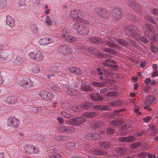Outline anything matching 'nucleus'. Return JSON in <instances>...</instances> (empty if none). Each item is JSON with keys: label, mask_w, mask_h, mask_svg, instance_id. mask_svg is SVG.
<instances>
[{"label": "nucleus", "mask_w": 158, "mask_h": 158, "mask_svg": "<svg viewBox=\"0 0 158 158\" xmlns=\"http://www.w3.org/2000/svg\"><path fill=\"white\" fill-rule=\"evenodd\" d=\"M19 124V121L14 117L9 118L7 120L8 129H12L17 128Z\"/></svg>", "instance_id": "nucleus-1"}, {"label": "nucleus", "mask_w": 158, "mask_h": 158, "mask_svg": "<svg viewBox=\"0 0 158 158\" xmlns=\"http://www.w3.org/2000/svg\"><path fill=\"white\" fill-rule=\"evenodd\" d=\"M71 16L76 21L81 23H83L86 24H90V22L86 20H85L82 18L81 16H80L77 10H74L71 11L70 13Z\"/></svg>", "instance_id": "nucleus-2"}, {"label": "nucleus", "mask_w": 158, "mask_h": 158, "mask_svg": "<svg viewBox=\"0 0 158 158\" xmlns=\"http://www.w3.org/2000/svg\"><path fill=\"white\" fill-rule=\"evenodd\" d=\"M19 85L21 86H26L27 87H30L33 86V82L29 78H26L21 79L19 82Z\"/></svg>", "instance_id": "nucleus-3"}, {"label": "nucleus", "mask_w": 158, "mask_h": 158, "mask_svg": "<svg viewBox=\"0 0 158 158\" xmlns=\"http://www.w3.org/2000/svg\"><path fill=\"white\" fill-rule=\"evenodd\" d=\"M24 148L27 154H36L37 152L36 148L32 144L26 145Z\"/></svg>", "instance_id": "nucleus-4"}, {"label": "nucleus", "mask_w": 158, "mask_h": 158, "mask_svg": "<svg viewBox=\"0 0 158 158\" xmlns=\"http://www.w3.org/2000/svg\"><path fill=\"white\" fill-rule=\"evenodd\" d=\"M145 29V34L148 37L152 36L154 28L151 24H146L144 27Z\"/></svg>", "instance_id": "nucleus-5"}, {"label": "nucleus", "mask_w": 158, "mask_h": 158, "mask_svg": "<svg viewBox=\"0 0 158 158\" xmlns=\"http://www.w3.org/2000/svg\"><path fill=\"white\" fill-rule=\"evenodd\" d=\"M95 11L102 17L105 18H107L109 16V13L105 9L96 8Z\"/></svg>", "instance_id": "nucleus-6"}, {"label": "nucleus", "mask_w": 158, "mask_h": 158, "mask_svg": "<svg viewBox=\"0 0 158 158\" xmlns=\"http://www.w3.org/2000/svg\"><path fill=\"white\" fill-rule=\"evenodd\" d=\"M86 121L85 118L83 117L76 118L70 120V122L73 125H78L83 123Z\"/></svg>", "instance_id": "nucleus-7"}, {"label": "nucleus", "mask_w": 158, "mask_h": 158, "mask_svg": "<svg viewBox=\"0 0 158 158\" xmlns=\"http://www.w3.org/2000/svg\"><path fill=\"white\" fill-rule=\"evenodd\" d=\"M59 51L62 54L65 55L71 52V48L68 45H64L59 47Z\"/></svg>", "instance_id": "nucleus-8"}, {"label": "nucleus", "mask_w": 158, "mask_h": 158, "mask_svg": "<svg viewBox=\"0 0 158 158\" xmlns=\"http://www.w3.org/2000/svg\"><path fill=\"white\" fill-rule=\"evenodd\" d=\"M134 137L132 135L126 137H122L118 140L120 142H131L135 140Z\"/></svg>", "instance_id": "nucleus-9"}, {"label": "nucleus", "mask_w": 158, "mask_h": 158, "mask_svg": "<svg viewBox=\"0 0 158 158\" xmlns=\"http://www.w3.org/2000/svg\"><path fill=\"white\" fill-rule=\"evenodd\" d=\"M89 40L90 42L94 43L97 45L104 42L103 40L98 36L90 37L89 39Z\"/></svg>", "instance_id": "nucleus-10"}, {"label": "nucleus", "mask_w": 158, "mask_h": 158, "mask_svg": "<svg viewBox=\"0 0 158 158\" xmlns=\"http://www.w3.org/2000/svg\"><path fill=\"white\" fill-rule=\"evenodd\" d=\"M6 23L8 25L12 27H14L15 26V21L14 19L10 16H7Z\"/></svg>", "instance_id": "nucleus-11"}, {"label": "nucleus", "mask_w": 158, "mask_h": 158, "mask_svg": "<svg viewBox=\"0 0 158 158\" xmlns=\"http://www.w3.org/2000/svg\"><path fill=\"white\" fill-rule=\"evenodd\" d=\"M40 42L43 45H46L52 43L53 40L52 39L47 37L41 39L40 40Z\"/></svg>", "instance_id": "nucleus-12"}, {"label": "nucleus", "mask_w": 158, "mask_h": 158, "mask_svg": "<svg viewBox=\"0 0 158 158\" xmlns=\"http://www.w3.org/2000/svg\"><path fill=\"white\" fill-rule=\"evenodd\" d=\"M6 102L9 104H13L17 102L18 99L15 96H10L7 97Z\"/></svg>", "instance_id": "nucleus-13"}, {"label": "nucleus", "mask_w": 158, "mask_h": 158, "mask_svg": "<svg viewBox=\"0 0 158 158\" xmlns=\"http://www.w3.org/2000/svg\"><path fill=\"white\" fill-rule=\"evenodd\" d=\"M90 97L91 99L97 101H101L103 99L102 97L99 94L94 93H92L90 95Z\"/></svg>", "instance_id": "nucleus-14"}, {"label": "nucleus", "mask_w": 158, "mask_h": 158, "mask_svg": "<svg viewBox=\"0 0 158 158\" xmlns=\"http://www.w3.org/2000/svg\"><path fill=\"white\" fill-rule=\"evenodd\" d=\"M63 38L67 41L69 42L76 41L77 40V38L74 36H73L71 35H68L67 33L64 34L63 35Z\"/></svg>", "instance_id": "nucleus-15"}, {"label": "nucleus", "mask_w": 158, "mask_h": 158, "mask_svg": "<svg viewBox=\"0 0 158 158\" xmlns=\"http://www.w3.org/2000/svg\"><path fill=\"white\" fill-rule=\"evenodd\" d=\"M106 124V123L103 121H100L92 123L91 126L94 129L96 128H101L102 127L104 126Z\"/></svg>", "instance_id": "nucleus-16"}, {"label": "nucleus", "mask_w": 158, "mask_h": 158, "mask_svg": "<svg viewBox=\"0 0 158 158\" xmlns=\"http://www.w3.org/2000/svg\"><path fill=\"white\" fill-rule=\"evenodd\" d=\"M113 11L114 14V17L115 19H117L122 16V12L118 9H114Z\"/></svg>", "instance_id": "nucleus-17"}, {"label": "nucleus", "mask_w": 158, "mask_h": 158, "mask_svg": "<svg viewBox=\"0 0 158 158\" xmlns=\"http://www.w3.org/2000/svg\"><path fill=\"white\" fill-rule=\"evenodd\" d=\"M35 56V60L38 61H42L44 58V56L42 53L39 51H37L36 52Z\"/></svg>", "instance_id": "nucleus-18"}, {"label": "nucleus", "mask_w": 158, "mask_h": 158, "mask_svg": "<svg viewBox=\"0 0 158 158\" xmlns=\"http://www.w3.org/2000/svg\"><path fill=\"white\" fill-rule=\"evenodd\" d=\"M97 115V114L94 112H85L82 114V115L88 118H93Z\"/></svg>", "instance_id": "nucleus-19"}, {"label": "nucleus", "mask_w": 158, "mask_h": 158, "mask_svg": "<svg viewBox=\"0 0 158 158\" xmlns=\"http://www.w3.org/2000/svg\"><path fill=\"white\" fill-rule=\"evenodd\" d=\"M104 42H105L106 43V45L109 47H114L115 45L113 44V42L111 40H110L109 39L108 37L107 36L105 39H104L103 40Z\"/></svg>", "instance_id": "nucleus-20"}, {"label": "nucleus", "mask_w": 158, "mask_h": 158, "mask_svg": "<svg viewBox=\"0 0 158 158\" xmlns=\"http://www.w3.org/2000/svg\"><path fill=\"white\" fill-rule=\"evenodd\" d=\"M81 28L79 31V34L82 35H85L88 34L89 31L88 28L86 27L83 26V25L81 26Z\"/></svg>", "instance_id": "nucleus-21"}, {"label": "nucleus", "mask_w": 158, "mask_h": 158, "mask_svg": "<svg viewBox=\"0 0 158 158\" xmlns=\"http://www.w3.org/2000/svg\"><path fill=\"white\" fill-rule=\"evenodd\" d=\"M110 60L105 59L103 61V63L104 65H106L107 66H109L113 68H115L117 67L116 65H113L112 64H110Z\"/></svg>", "instance_id": "nucleus-22"}, {"label": "nucleus", "mask_w": 158, "mask_h": 158, "mask_svg": "<svg viewBox=\"0 0 158 158\" xmlns=\"http://www.w3.org/2000/svg\"><path fill=\"white\" fill-rule=\"evenodd\" d=\"M69 70L71 72L73 73H77L80 75L81 73L80 69L75 67H71Z\"/></svg>", "instance_id": "nucleus-23"}, {"label": "nucleus", "mask_w": 158, "mask_h": 158, "mask_svg": "<svg viewBox=\"0 0 158 158\" xmlns=\"http://www.w3.org/2000/svg\"><path fill=\"white\" fill-rule=\"evenodd\" d=\"M82 26V25L79 23H75L73 25V28L75 31L79 34V31L81 28Z\"/></svg>", "instance_id": "nucleus-24"}, {"label": "nucleus", "mask_w": 158, "mask_h": 158, "mask_svg": "<svg viewBox=\"0 0 158 158\" xmlns=\"http://www.w3.org/2000/svg\"><path fill=\"white\" fill-rule=\"evenodd\" d=\"M88 50L91 53L94 54L97 56L100 57L102 56V55L100 53L97 52H96V50L95 48H89L88 49Z\"/></svg>", "instance_id": "nucleus-25"}, {"label": "nucleus", "mask_w": 158, "mask_h": 158, "mask_svg": "<svg viewBox=\"0 0 158 158\" xmlns=\"http://www.w3.org/2000/svg\"><path fill=\"white\" fill-rule=\"evenodd\" d=\"M134 31L131 26H128L126 27L125 28V32L127 35H131L133 32Z\"/></svg>", "instance_id": "nucleus-26"}, {"label": "nucleus", "mask_w": 158, "mask_h": 158, "mask_svg": "<svg viewBox=\"0 0 158 158\" xmlns=\"http://www.w3.org/2000/svg\"><path fill=\"white\" fill-rule=\"evenodd\" d=\"M92 105V103L87 102L83 103L80 105L81 109H87L90 108Z\"/></svg>", "instance_id": "nucleus-27"}, {"label": "nucleus", "mask_w": 158, "mask_h": 158, "mask_svg": "<svg viewBox=\"0 0 158 158\" xmlns=\"http://www.w3.org/2000/svg\"><path fill=\"white\" fill-rule=\"evenodd\" d=\"M73 128L72 127L64 126L59 128L58 130L61 132H64L65 131L71 130Z\"/></svg>", "instance_id": "nucleus-28"}, {"label": "nucleus", "mask_w": 158, "mask_h": 158, "mask_svg": "<svg viewBox=\"0 0 158 158\" xmlns=\"http://www.w3.org/2000/svg\"><path fill=\"white\" fill-rule=\"evenodd\" d=\"M98 145L100 147L105 149H107L110 146L108 143L106 142H100L98 143Z\"/></svg>", "instance_id": "nucleus-29"}, {"label": "nucleus", "mask_w": 158, "mask_h": 158, "mask_svg": "<svg viewBox=\"0 0 158 158\" xmlns=\"http://www.w3.org/2000/svg\"><path fill=\"white\" fill-rule=\"evenodd\" d=\"M123 102L120 100H116L114 101H112L110 103L111 106H116L117 107L121 106Z\"/></svg>", "instance_id": "nucleus-30"}, {"label": "nucleus", "mask_w": 158, "mask_h": 158, "mask_svg": "<svg viewBox=\"0 0 158 158\" xmlns=\"http://www.w3.org/2000/svg\"><path fill=\"white\" fill-rule=\"evenodd\" d=\"M81 89L85 91H92L93 88L88 85H82L81 86Z\"/></svg>", "instance_id": "nucleus-31"}, {"label": "nucleus", "mask_w": 158, "mask_h": 158, "mask_svg": "<svg viewBox=\"0 0 158 158\" xmlns=\"http://www.w3.org/2000/svg\"><path fill=\"white\" fill-rule=\"evenodd\" d=\"M94 154V155H104L106 154V152L104 151H101L98 149H95L93 151Z\"/></svg>", "instance_id": "nucleus-32"}, {"label": "nucleus", "mask_w": 158, "mask_h": 158, "mask_svg": "<svg viewBox=\"0 0 158 158\" xmlns=\"http://www.w3.org/2000/svg\"><path fill=\"white\" fill-rule=\"evenodd\" d=\"M23 62V59L20 57H17L14 60L15 64L18 65H20Z\"/></svg>", "instance_id": "nucleus-33"}, {"label": "nucleus", "mask_w": 158, "mask_h": 158, "mask_svg": "<svg viewBox=\"0 0 158 158\" xmlns=\"http://www.w3.org/2000/svg\"><path fill=\"white\" fill-rule=\"evenodd\" d=\"M131 36H132L133 38L139 41L141 39V36H140L139 34L135 31V30L133 32V33Z\"/></svg>", "instance_id": "nucleus-34"}, {"label": "nucleus", "mask_w": 158, "mask_h": 158, "mask_svg": "<svg viewBox=\"0 0 158 158\" xmlns=\"http://www.w3.org/2000/svg\"><path fill=\"white\" fill-rule=\"evenodd\" d=\"M105 85L104 82H93L92 83V85L95 87H101Z\"/></svg>", "instance_id": "nucleus-35"}, {"label": "nucleus", "mask_w": 158, "mask_h": 158, "mask_svg": "<svg viewBox=\"0 0 158 158\" xmlns=\"http://www.w3.org/2000/svg\"><path fill=\"white\" fill-rule=\"evenodd\" d=\"M134 10L138 11L141 10V8L140 6H139L138 4L136 3L135 2L132 3V6H131Z\"/></svg>", "instance_id": "nucleus-36"}, {"label": "nucleus", "mask_w": 158, "mask_h": 158, "mask_svg": "<svg viewBox=\"0 0 158 158\" xmlns=\"http://www.w3.org/2000/svg\"><path fill=\"white\" fill-rule=\"evenodd\" d=\"M118 42L121 45L124 46H127L128 45V42L124 40H119Z\"/></svg>", "instance_id": "nucleus-37"}, {"label": "nucleus", "mask_w": 158, "mask_h": 158, "mask_svg": "<svg viewBox=\"0 0 158 158\" xmlns=\"http://www.w3.org/2000/svg\"><path fill=\"white\" fill-rule=\"evenodd\" d=\"M40 95L42 98H46L48 96L47 92V91L44 90H42L40 92Z\"/></svg>", "instance_id": "nucleus-38"}, {"label": "nucleus", "mask_w": 158, "mask_h": 158, "mask_svg": "<svg viewBox=\"0 0 158 158\" xmlns=\"http://www.w3.org/2000/svg\"><path fill=\"white\" fill-rule=\"evenodd\" d=\"M45 21L47 24L49 26L51 25L52 23V21L51 20V19L48 15L46 16Z\"/></svg>", "instance_id": "nucleus-39"}, {"label": "nucleus", "mask_w": 158, "mask_h": 158, "mask_svg": "<svg viewBox=\"0 0 158 158\" xmlns=\"http://www.w3.org/2000/svg\"><path fill=\"white\" fill-rule=\"evenodd\" d=\"M145 19L155 24L156 23V21L153 19L152 18L151 16L149 15L146 16L145 17Z\"/></svg>", "instance_id": "nucleus-40"}, {"label": "nucleus", "mask_w": 158, "mask_h": 158, "mask_svg": "<svg viewBox=\"0 0 158 158\" xmlns=\"http://www.w3.org/2000/svg\"><path fill=\"white\" fill-rule=\"evenodd\" d=\"M71 109L74 111H79L82 110L80 105L79 106H74L72 107Z\"/></svg>", "instance_id": "nucleus-41"}, {"label": "nucleus", "mask_w": 158, "mask_h": 158, "mask_svg": "<svg viewBox=\"0 0 158 158\" xmlns=\"http://www.w3.org/2000/svg\"><path fill=\"white\" fill-rule=\"evenodd\" d=\"M50 157L51 158H63V157L61 155L57 153L52 154L50 156Z\"/></svg>", "instance_id": "nucleus-42"}, {"label": "nucleus", "mask_w": 158, "mask_h": 158, "mask_svg": "<svg viewBox=\"0 0 158 158\" xmlns=\"http://www.w3.org/2000/svg\"><path fill=\"white\" fill-rule=\"evenodd\" d=\"M122 122L120 121H114L111 123V125L115 127H118L121 125Z\"/></svg>", "instance_id": "nucleus-43"}, {"label": "nucleus", "mask_w": 158, "mask_h": 158, "mask_svg": "<svg viewBox=\"0 0 158 158\" xmlns=\"http://www.w3.org/2000/svg\"><path fill=\"white\" fill-rule=\"evenodd\" d=\"M85 138L88 140H92L93 139V133L88 134L85 135Z\"/></svg>", "instance_id": "nucleus-44"}, {"label": "nucleus", "mask_w": 158, "mask_h": 158, "mask_svg": "<svg viewBox=\"0 0 158 158\" xmlns=\"http://www.w3.org/2000/svg\"><path fill=\"white\" fill-rule=\"evenodd\" d=\"M146 132L145 130H143L141 131H138L135 133L138 136H141L145 134Z\"/></svg>", "instance_id": "nucleus-45"}, {"label": "nucleus", "mask_w": 158, "mask_h": 158, "mask_svg": "<svg viewBox=\"0 0 158 158\" xmlns=\"http://www.w3.org/2000/svg\"><path fill=\"white\" fill-rule=\"evenodd\" d=\"M56 139L59 140H66L68 139V137L67 136L60 135L57 137Z\"/></svg>", "instance_id": "nucleus-46"}, {"label": "nucleus", "mask_w": 158, "mask_h": 158, "mask_svg": "<svg viewBox=\"0 0 158 158\" xmlns=\"http://www.w3.org/2000/svg\"><path fill=\"white\" fill-rule=\"evenodd\" d=\"M118 152H120L121 154H123L126 151V148L125 147H123L122 148H118Z\"/></svg>", "instance_id": "nucleus-47"}, {"label": "nucleus", "mask_w": 158, "mask_h": 158, "mask_svg": "<svg viewBox=\"0 0 158 158\" xmlns=\"http://www.w3.org/2000/svg\"><path fill=\"white\" fill-rule=\"evenodd\" d=\"M106 131L108 133L110 134H112L114 132V130L113 129L110 127L107 128L106 129Z\"/></svg>", "instance_id": "nucleus-48"}, {"label": "nucleus", "mask_w": 158, "mask_h": 158, "mask_svg": "<svg viewBox=\"0 0 158 158\" xmlns=\"http://www.w3.org/2000/svg\"><path fill=\"white\" fill-rule=\"evenodd\" d=\"M101 137V136L98 134L97 133H93V138H94L93 139H99Z\"/></svg>", "instance_id": "nucleus-49"}, {"label": "nucleus", "mask_w": 158, "mask_h": 158, "mask_svg": "<svg viewBox=\"0 0 158 158\" xmlns=\"http://www.w3.org/2000/svg\"><path fill=\"white\" fill-rule=\"evenodd\" d=\"M140 40L144 43H146L149 42V40L145 37H141V39Z\"/></svg>", "instance_id": "nucleus-50"}, {"label": "nucleus", "mask_w": 158, "mask_h": 158, "mask_svg": "<svg viewBox=\"0 0 158 158\" xmlns=\"http://www.w3.org/2000/svg\"><path fill=\"white\" fill-rule=\"evenodd\" d=\"M140 143L138 142H136L134 144H131L130 145L131 147L132 148H134L138 147L139 145H140Z\"/></svg>", "instance_id": "nucleus-51"}, {"label": "nucleus", "mask_w": 158, "mask_h": 158, "mask_svg": "<svg viewBox=\"0 0 158 158\" xmlns=\"http://www.w3.org/2000/svg\"><path fill=\"white\" fill-rule=\"evenodd\" d=\"M102 49L104 50L105 52H109L111 53H114L115 52L113 50H111L108 48H102Z\"/></svg>", "instance_id": "nucleus-52"}, {"label": "nucleus", "mask_w": 158, "mask_h": 158, "mask_svg": "<svg viewBox=\"0 0 158 158\" xmlns=\"http://www.w3.org/2000/svg\"><path fill=\"white\" fill-rule=\"evenodd\" d=\"M61 115L64 117L66 118H69L70 117V115L69 114L66 113L65 112H63L61 113Z\"/></svg>", "instance_id": "nucleus-53"}, {"label": "nucleus", "mask_w": 158, "mask_h": 158, "mask_svg": "<svg viewBox=\"0 0 158 158\" xmlns=\"http://www.w3.org/2000/svg\"><path fill=\"white\" fill-rule=\"evenodd\" d=\"M116 95V93L115 92L113 91L110 92L106 94V95L108 96L111 97H113Z\"/></svg>", "instance_id": "nucleus-54"}, {"label": "nucleus", "mask_w": 158, "mask_h": 158, "mask_svg": "<svg viewBox=\"0 0 158 158\" xmlns=\"http://www.w3.org/2000/svg\"><path fill=\"white\" fill-rule=\"evenodd\" d=\"M29 57L32 59L35 60V53L33 52H30L29 54Z\"/></svg>", "instance_id": "nucleus-55"}, {"label": "nucleus", "mask_w": 158, "mask_h": 158, "mask_svg": "<svg viewBox=\"0 0 158 158\" xmlns=\"http://www.w3.org/2000/svg\"><path fill=\"white\" fill-rule=\"evenodd\" d=\"M146 64V62L145 61H141L139 64L140 67L141 68H144Z\"/></svg>", "instance_id": "nucleus-56"}, {"label": "nucleus", "mask_w": 158, "mask_h": 158, "mask_svg": "<svg viewBox=\"0 0 158 158\" xmlns=\"http://www.w3.org/2000/svg\"><path fill=\"white\" fill-rule=\"evenodd\" d=\"M40 68L38 67H35L32 70V72L34 73H38L40 72Z\"/></svg>", "instance_id": "nucleus-57"}, {"label": "nucleus", "mask_w": 158, "mask_h": 158, "mask_svg": "<svg viewBox=\"0 0 158 158\" xmlns=\"http://www.w3.org/2000/svg\"><path fill=\"white\" fill-rule=\"evenodd\" d=\"M150 127L151 129L152 130H155L156 131L158 130L157 128V127L154 125H150Z\"/></svg>", "instance_id": "nucleus-58"}, {"label": "nucleus", "mask_w": 158, "mask_h": 158, "mask_svg": "<svg viewBox=\"0 0 158 158\" xmlns=\"http://www.w3.org/2000/svg\"><path fill=\"white\" fill-rule=\"evenodd\" d=\"M152 13L156 15H158V10L156 9H152Z\"/></svg>", "instance_id": "nucleus-59"}, {"label": "nucleus", "mask_w": 158, "mask_h": 158, "mask_svg": "<svg viewBox=\"0 0 158 158\" xmlns=\"http://www.w3.org/2000/svg\"><path fill=\"white\" fill-rule=\"evenodd\" d=\"M57 119L60 122L59 124H62L64 122V120L61 117H59L57 118Z\"/></svg>", "instance_id": "nucleus-60"}, {"label": "nucleus", "mask_w": 158, "mask_h": 158, "mask_svg": "<svg viewBox=\"0 0 158 158\" xmlns=\"http://www.w3.org/2000/svg\"><path fill=\"white\" fill-rule=\"evenodd\" d=\"M68 145L69 147H70L73 148L76 146V144L74 143H68Z\"/></svg>", "instance_id": "nucleus-61"}, {"label": "nucleus", "mask_w": 158, "mask_h": 158, "mask_svg": "<svg viewBox=\"0 0 158 158\" xmlns=\"http://www.w3.org/2000/svg\"><path fill=\"white\" fill-rule=\"evenodd\" d=\"M108 91V89L106 88H105L104 89H101L100 92L101 94H105Z\"/></svg>", "instance_id": "nucleus-62"}, {"label": "nucleus", "mask_w": 158, "mask_h": 158, "mask_svg": "<svg viewBox=\"0 0 158 158\" xmlns=\"http://www.w3.org/2000/svg\"><path fill=\"white\" fill-rule=\"evenodd\" d=\"M151 119V117H147L143 118V120L145 122H148Z\"/></svg>", "instance_id": "nucleus-63"}, {"label": "nucleus", "mask_w": 158, "mask_h": 158, "mask_svg": "<svg viewBox=\"0 0 158 158\" xmlns=\"http://www.w3.org/2000/svg\"><path fill=\"white\" fill-rule=\"evenodd\" d=\"M148 158H156V155L153 154H150L148 156Z\"/></svg>", "instance_id": "nucleus-64"}]
</instances>
